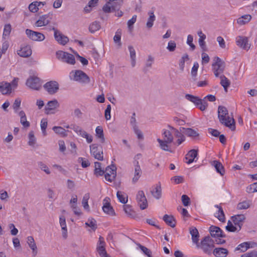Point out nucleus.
I'll list each match as a JSON object with an SVG mask.
<instances>
[{
    "instance_id": "obj_1",
    "label": "nucleus",
    "mask_w": 257,
    "mask_h": 257,
    "mask_svg": "<svg viewBox=\"0 0 257 257\" xmlns=\"http://www.w3.org/2000/svg\"><path fill=\"white\" fill-rule=\"evenodd\" d=\"M217 112L220 123L231 131H234L235 130V120L233 116L229 114L227 109L224 106L220 105L218 107Z\"/></svg>"
},
{
    "instance_id": "obj_54",
    "label": "nucleus",
    "mask_w": 257,
    "mask_h": 257,
    "mask_svg": "<svg viewBox=\"0 0 257 257\" xmlns=\"http://www.w3.org/2000/svg\"><path fill=\"white\" fill-rule=\"evenodd\" d=\"M200 102H198V103L196 104V106L201 111H204L207 108L208 106V103L205 99H200Z\"/></svg>"
},
{
    "instance_id": "obj_11",
    "label": "nucleus",
    "mask_w": 257,
    "mask_h": 257,
    "mask_svg": "<svg viewBox=\"0 0 257 257\" xmlns=\"http://www.w3.org/2000/svg\"><path fill=\"white\" fill-rule=\"evenodd\" d=\"M26 85L30 88L38 90L41 87L40 79L36 76H31L27 80Z\"/></svg>"
},
{
    "instance_id": "obj_5",
    "label": "nucleus",
    "mask_w": 257,
    "mask_h": 257,
    "mask_svg": "<svg viewBox=\"0 0 257 257\" xmlns=\"http://www.w3.org/2000/svg\"><path fill=\"white\" fill-rule=\"evenodd\" d=\"M225 67V62L220 58L217 56H215L213 58L212 69L216 77H218L223 72Z\"/></svg>"
},
{
    "instance_id": "obj_3",
    "label": "nucleus",
    "mask_w": 257,
    "mask_h": 257,
    "mask_svg": "<svg viewBox=\"0 0 257 257\" xmlns=\"http://www.w3.org/2000/svg\"><path fill=\"white\" fill-rule=\"evenodd\" d=\"M246 219L244 214H237L231 217V221L229 220L226 229L230 232L239 231Z\"/></svg>"
},
{
    "instance_id": "obj_20",
    "label": "nucleus",
    "mask_w": 257,
    "mask_h": 257,
    "mask_svg": "<svg viewBox=\"0 0 257 257\" xmlns=\"http://www.w3.org/2000/svg\"><path fill=\"white\" fill-rule=\"evenodd\" d=\"M108 200L109 198H105L103 200V205L102 207V210L105 213L110 216H113L115 215V213L112 207L108 202Z\"/></svg>"
},
{
    "instance_id": "obj_41",
    "label": "nucleus",
    "mask_w": 257,
    "mask_h": 257,
    "mask_svg": "<svg viewBox=\"0 0 257 257\" xmlns=\"http://www.w3.org/2000/svg\"><path fill=\"white\" fill-rule=\"evenodd\" d=\"M116 196L119 201L121 203L125 204L127 203L128 197L125 193L118 191L117 192Z\"/></svg>"
},
{
    "instance_id": "obj_40",
    "label": "nucleus",
    "mask_w": 257,
    "mask_h": 257,
    "mask_svg": "<svg viewBox=\"0 0 257 257\" xmlns=\"http://www.w3.org/2000/svg\"><path fill=\"white\" fill-rule=\"evenodd\" d=\"M212 164L215 167L218 173H219L221 176L224 175L225 171L223 166L220 162L217 161H214Z\"/></svg>"
},
{
    "instance_id": "obj_46",
    "label": "nucleus",
    "mask_w": 257,
    "mask_h": 257,
    "mask_svg": "<svg viewBox=\"0 0 257 257\" xmlns=\"http://www.w3.org/2000/svg\"><path fill=\"white\" fill-rule=\"evenodd\" d=\"M96 136L97 138L100 139V142L102 143L105 141L103 131L101 126H98L95 129Z\"/></svg>"
},
{
    "instance_id": "obj_30",
    "label": "nucleus",
    "mask_w": 257,
    "mask_h": 257,
    "mask_svg": "<svg viewBox=\"0 0 257 257\" xmlns=\"http://www.w3.org/2000/svg\"><path fill=\"white\" fill-rule=\"evenodd\" d=\"M213 253L216 257H226L228 251L226 248H216L213 250Z\"/></svg>"
},
{
    "instance_id": "obj_9",
    "label": "nucleus",
    "mask_w": 257,
    "mask_h": 257,
    "mask_svg": "<svg viewBox=\"0 0 257 257\" xmlns=\"http://www.w3.org/2000/svg\"><path fill=\"white\" fill-rule=\"evenodd\" d=\"M141 154H138L135 157V161L134 162V177L132 178V182L133 183H136L139 180L141 177L142 171L140 166L139 165V162L137 160L141 157Z\"/></svg>"
},
{
    "instance_id": "obj_6",
    "label": "nucleus",
    "mask_w": 257,
    "mask_h": 257,
    "mask_svg": "<svg viewBox=\"0 0 257 257\" xmlns=\"http://www.w3.org/2000/svg\"><path fill=\"white\" fill-rule=\"evenodd\" d=\"M198 248H201L203 251L208 254L211 253L214 247V241L209 237H205L201 241L196 244Z\"/></svg>"
},
{
    "instance_id": "obj_12",
    "label": "nucleus",
    "mask_w": 257,
    "mask_h": 257,
    "mask_svg": "<svg viewBox=\"0 0 257 257\" xmlns=\"http://www.w3.org/2000/svg\"><path fill=\"white\" fill-rule=\"evenodd\" d=\"M26 34L30 39L35 41H42L45 38L43 34L28 29L26 30Z\"/></svg>"
},
{
    "instance_id": "obj_39",
    "label": "nucleus",
    "mask_w": 257,
    "mask_h": 257,
    "mask_svg": "<svg viewBox=\"0 0 257 257\" xmlns=\"http://www.w3.org/2000/svg\"><path fill=\"white\" fill-rule=\"evenodd\" d=\"M164 221L170 226L174 227L176 225V221L173 216L166 214L163 217Z\"/></svg>"
},
{
    "instance_id": "obj_31",
    "label": "nucleus",
    "mask_w": 257,
    "mask_h": 257,
    "mask_svg": "<svg viewBox=\"0 0 257 257\" xmlns=\"http://www.w3.org/2000/svg\"><path fill=\"white\" fill-rule=\"evenodd\" d=\"M209 231L212 236L220 237L222 236V230L220 228L215 226H211L210 227Z\"/></svg>"
},
{
    "instance_id": "obj_43",
    "label": "nucleus",
    "mask_w": 257,
    "mask_h": 257,
    "mask_svg": "<svg viewBox=\"0 0 257 257\" xmlns=\"http://www.w3.org/2000/svg\"><path fill=\"white\" fill-rule=\"evenodd\" d=\"M218 208V211L215 214V216L217 217L220 221L224 222L225 221V216L222 208L218 205H215Z\"/></svg>"
},
{
    "instance_id": "obj_24",
    "label": "nucleus",
    "mask_w": 257,
    "mask_h": 257,
    "mask_svg": "<svg viewBox=\"0 0 257 257\" xmlns=\"http://www.w3.org/2000/svg\"><path fill=\"white\" fill-rule=\"evenodd\" d=\"M106 4L103 6L102 10L106 13H110L117 9L116 6H114L113 0H105Z\"/></svg>"
},
{
    "instance_id": "obj_37",
    "label": "nucleus",
    "mask_w": 257,
    "mask_h": 257,
    "mask_svg": "<svg viewBox=\"0 0 257 257\" xmlns=\"http://www.w3.org/2000/svg\"><path fill=\"white\" fill-rule=\"evenodd\" d=\"M251 19V15L247 14L242 16L237 20V23L239 25H243L248 23Z\"/></svg>"
},
{
    "instance_id": "obj_17",
    "label": "nucleus",
    "mask_w": 257,
    "mask_h": 257,
    "mask_svg": "<svg viewBox=\"0 0 257 257\" xmlns=\"http://www.w3.org/2000/svg\"><path fill=\"white\" fill-rule=\"evenodd\" d=\"M169 128H171L174 132V135L176 138V141H174L173 144L175 146H179L185 141L184 135L178 130L171 126H169Z\"/></svg>"
},
{
    "instance_id": "obj_38",
    "label": "nucleus",
    "mask_w": 257,
    "mask_h": 257,
    "mask_svg": "<svg viewBox=\"0 0 257 257\" xmlns=\"http://www.w3.org/2000/svg\"><path fill=\"white\" fill-rule=\"evenodd\" d=\"M197 34L199 37L198 42L201 48L203 50H205L206 45L204 41L206 39V35L203 33L201 31H199L197 32Z\"/></svg>"
},
{
    "instance_id": "obj_32",
    "label": "nucleus",
    "mask_w": 257,
    "mask_h": 257,
    "mask_svg": "<svg viewBox=\"0 0 257 257\" xmlns=\"http://www.w3.org/2000/svg\"><path fill=\"white\" fill-rule=\"evenodd\" d=\"M251 204V201L244 200L237 204L236 209L237 210H246L250 207Z\"/></svg>"
},
{
    "instance_id": "obj_14",
    "label": "nucleus",
    "mask_w": 257,
    "mask_h": 257,
    "mask_svg": "<svg viewBox=\"0 0 257 257\" xmlns=\"http://www.w3.org/2000/svg\"><path fill=\"white\" fill-rule=\"evenodd\" d=\"M136 200L142 210H144L148 207V202L143 191L140 190L137 192Z\"/></svg>"
},
{
    "instance_id": "obj_18",
    "label": "nucleus",
    "mask_w": 257,
    "mask_h": 257,
    "mask_svg": "<svg viewBox=\"0 0 257 257\" xmlns=\"http://www.w3.org/2000/svg\"><path fill=\"white\" fill-rule=\"evenodd\" d=\"M54 32V38L58 43L61 45H65L69 41V39L67 37L63 35L60 31L57 30L54 27L52 28Z\"/></svg>"
},
{
    "instance_id": "obj_60",
    "label": "nucleus",
    "mask_w": 257,
    "mask_h": 257,
    "mask_svg": "<svg viewBox=\"0 0 257 257\" xmlns=\"http://www.w3.org/2000/svg\"><path fill=\"white\" fill-rule=\"evenodd\" d=\"M137 18V15H134L132 19L128 20L127 22V27L130 31H132L133 29V25L136 22Z\"/></svg>"
},
{
    "instance_id": "obj_50",
    "label": "nucleus",
    "mask_w": 257,
    "mask_h": 257,
    "mask_svg": "<svg viewBox=\"0 0 257 257\" xmlns=\"http://www.w3.org/2000/svg\"><path fill=\"white\" fill-rule=\"evenodd\" d=\"M90 196L88 193L84 195L82 201V204L83 208L87 211H89V206L88 203Z\"/></svg>"
},
{
    "instance_id": "obj_48",
    "label": "nucleus",
    "mask_w": 257,
    "mask_h": 257,
    "mask_svg": "<svg viewBox=\"0 0 257 257\" xmlns=\"http://www.w3.org/2000/svg\"><path fill=\"white\" fill-rule=\"evenodd\" d=\"M52 130L56 134L62 137H66L67 136V131L61 126H55L53 127Z\"/></svg>"
},
{
    "instance_id": "obj_64",
    "label": "nucleus",
    "mask_w": 257,
    "mask_h": 257,
    "mask_svg": "<svg viewBox=\"0 0 257 257\" xmlns=\"http://www.w3.org/2000/svg\"><path fill=\"white\" fill-rule=\"evenodd\" d=\"M176 48V44L174 41H170L168 42L167 49L170 52H173Z\"/></svg>"
},
{
    "instance_id": "obj_2",
    "label": "nucleus",
    "mask_w": 257,
    "mask_h": 257,
    "mask_svg": "<svg viewBox=\"0 0 257 257\" xmlns=\"http://www.w3.org/2000/svg\"><path fill=\"white\" fill-rule=\"evenodd\" d=\"M163 139H157V142L159 144L160 148L163 151L171 152L170 144L174 142V132L171 128L169 130L164 129L162 134Z\"/></svg>"
},
{
    "instance_id": "obj_4",
    "label": "nucleus",
    "mask_w": 257,
    "mask_h": 257,
    "mask_svg": "<svg viewBox=\"0 0 257 257\" xmlns=\"http://www.w3.org/2000/svg\"><path fill=\"white\" fill-rule=\"evenodd\" d=\"M71 80L77 81L81 83H88L90 82V78L83 71L79 70H73L69 74Z\"/></svg>"
},
{
    "instance_id": "obj_19",
    "label": "nucleus",
    "mask_w": 257,
    "mask_h": 257,
    "mask_svg": "<svg viewBox=\"0 0 257 257\" xmlns=\"http://www.w3.org/2000/svg\"><path fill=\"white\" fill-rule=\"evenodd\" d=\"M257 247V243L254 241L244 242L238 245L236 247V250H240L241 252H245L249 248Z\"/></svg>"
},
{
    "instance_id": "obj_51",
    "label": "nucleus",
    "mask_w": 257,
    "mask_h": 257,
    "mask_svg": "<svg viewBox=\"0 0 257 257\" xmlns=\"http://www.w3.org/2000/svg\"><path fill=\"white\" fill-rule=\"evenodd\" d=\"M185 98L189 100V101L193 103L195 105L196 104L198 103V102L200 101V99L198 97L191 95V94H186L185 96Z\"/></svg>"
},
{
    "instance_id": "obj_10",
    "label": "nucleus",
    "mask_w": 257,
    "mask_h": 257,
    "mask_svg": "<svg viewBox=\"0 0 257 257\" xmlns=\"http://www.w3.org/2000/svg\"><path fill=\"white\" fill-rule=\"evenodd\" d=\"M236 45L241 49L248 51L250 48V44L248 42L247 37L239 36L235 38Z\"/></svg>"
},
{
    "instance_id": "obj_47",
    "label": "nucleus",
    "mask_w": 257,
    "mask_h": 257,
    "mask_svg": "<svg viewBox=\"0 0 257 257\" xmlns=\"http://www.w3.org/2000/svg\"><path fill=\"white\" fill-rule=\"evenodd\" d=\"M101 164L99 162L94 163V174L97 176H102L104 174L103 170L101 169Z\"/></svg>"
},
{
    "instance_id": "obj_23",
    "label": "nucleus",
    "mask_w": 257,
    "mask_h": 257,
    "mask_svg": "<svg viewBox=\"0 0 257 257\" xmlns=\"http://www.w3.org/2000/svg\"><path fill=\"white\" fill-rule=\"evenodd\" d=\"M0 92L3 95H10L12 92L11 87L9 82H0Z\"/></svg>"
},
{
    "instance_id": "obj_36",
    "label": "nucleus",
    "mask_w": 257,
    "mask_h": 257,
    "mask_svg": "<svg viewBox=\"0 0 257 257\" xmlns=\"http://www.w3.org/2000/svg\"><path fill=\"white\" fill-rule=\"evenodd\" d=\"M148 14L149 17L147 20L146 26L148 29H150L153 26L154 22L156 20V17L153 11H149Z\"/></svg>"
},
{
    "instance_id": "obj_58",
    "label": "nucleus",
    "mask_w": 257,
    "mask_h": 257,
    "mask_svg": "<svg viewBox=\"0 0 257 257\" xmlns=\"http://www.w3.org/2000/svg\"><path fill=\"white\" fill-rule=\"evenodd\" d=\"M39 168L43 171H44L46 174L49 175L51 173V171L49 168V167L43 163L42 162H39L38 163Z\"/></svg>"
},
{
    "instance_id": "obj_16",
    "label": "nucleus",
    "mask_w": 257,
    "mask_h": 257,
    "mask_svg": "<svg viewBox=\"0 0 257 257\" xmlns=\"http://www.w3.org/2000/svg\"><path fill=\"white\" fill-rule=\"evenodd\" d=\"M116 167L114 166H108L104 172V177L106 180L109 182L114 181L116 177Z\"/></svg>"
},
{
    "instance_id": "obj_28",
    "label": "nucleus",
    "mask_w": 257,
    "mask_h": 257,
    "mask_svg": "<svg viewBox=\"0 0 257 257\" xmlns=\"http://www.w3.org/2000/svg\"><path fill=\"white\" fill-rule=\"evenodd\" d=\"M49 23L48 16L47 15H43L39 18V19L36 22L35 25L37 27H41L47 25Z\"/></svg>"
},
{
    "instance_id": "obj_21",
    "label": "nucleus",
    "mask_w": 257,
    "mask_h": 257,
    "mask_svg": "<svg viewBox=\"0 0 257 257\" xmlns=\"http://www.w3.org/2000/svg\"><path fill=\"white\" fill-rule=\"evenodd\" d=\"M59 224L61 228L62 237L64 239H66L68 237V230L64 216L61 215L59 216Z\"/></svg>"
},
{
    "instance_id": "obj_57",
    "label": "nucleus",
    "mask_w": 257,
    "mask_h": 257,
    "mask_svg": "<svg viewBox=\"0 0 257 257\" xmlns=\"http://www.w3.org/2000/svg\"><path fill=\"white\" fill-rule=\"evenodd\" d=\"M47 120L46 118H43L41 121V128L44 136L47 135L46 128L47 127Z\"/></svg>"
},
{
    "instance_id": "obj_61",
    "label": "nucleus",
    "mask_w": 257,
    "mask_h": 257,
    "mask_svg": "<svg viewBox=\"0 0 257 257\" xmlns=\"http://www.w3.org/2000/svg\"><path fill=\"white\" fill-rule=\"evenodd\" d=\"M123 210L128 216L133 217L134 216V212L130 206L123 205Z\"/></svg>"
},
{
    "instance_id": "obj_35",
    "label": "nucleus",
    "mask_w": 257,
    "mask_h": 257,
    "mask_svg": "<svg viewBox=\"0 0 257 257\" xmlns=\"http://www.w3.org/2000/svg\"><path fill=\"white\" fill-rule=\"evenodd\" d=\"M128 49L130 52V55L131 58V65L132 67L136 66V51L134 47L132 46H129Z\"/></svg>"
},
{
    "instance_id": "obj_42",
    "label": "nucleus",
    "mask_w": 257,
    "mask_h": 257,
    "mask_svg": "<svg viewBox=\"0 0 257 257\" xmlns=\"http://www.w3.org/2000/svg\"><path fill=\"white\" fill-rule=\"evenodd\" d=\"M101 28V25L99 22L94 21L89 26V31L91 33H94Z\"/></svg>"
},
{
    "instance_id": "obj_56",
    "label": "nucleus",
    "mask_w": 257,
    "mask_h": 257,
    "mask_svg": "<svg viewBox=\"0 0 257 257\" xmlns=\"http://www.w3.org/2000/svg\"><path fill=\"white\" fill-rule=\"evenodd\" d=\"M28 145L31 146H33L36 144V139L34 136V133L33 131H31L29 132L28 135Z\"/></svg>"
},
{
    "instance_id": "obj_62",
    "label": "nucleus",
    "mask_w": 257,
    "mask_h": 257,
    "mask_svg": "<svg viewBox=\"0 0 257 257\" xmlns=\"http://www.w3.org/2000/svg\"><path fill=\"white\" fill-rule=\"evenodd\" d=\"M121 34L119 32L117 31L113 37V40L115 43H117L119 47H120L121 43L120 42Z\"/></svg>"
},
{
    "instance_id": "obj_29",
    "label": "nucleus",
    "mask_w": 257,
    "mask_h": 257,
    "mask_svg": "<svg viewBox=\"0 0 257 257\" xmlns=\"http://www.w3.org/2000/svg\"><path fill=\"white\" fill-rule=\"evenodd\" d=\"M27 242L30 248L32 250L33 253L34 255H36L37 253V247L34 237L32 236L27 237Z\"/></svg>"
},
{
    "instance_id": "obj_49",
    "label": "nucleus",
    "mask_w": 257,
    "mask_h": 257,
    "mask_svg": "<svg viewBox=\"0 0 257 257\" xmlns=\"http://www.w3.org/2000/svg\"><path fill=\"white\" fill-rule=\"evenodd\" d=\"M98 0H90L88 5L84 8V11L85 13H89L91 11L92 8L95 7L98 3Z\"/></svg>"
},
{
    "instance_id": "obj_45",
    "label": "nucleus",
    "mask_w": 257,
    "mask_h": 257,
    "mask_svg": "<svg viewBox=\"0 0 257 257\" xmlns=\"http://www.w3.org/2000/svg\"><path fill=\"white\" fill-rule=\"evenodd\" d=\"M41 5L43 6L44 4L42 2H34L30 4L29 6V9L30 12L32 13H36L39 10V7Z\"/></svg>"
},
{
    "instance_id": "obj_27",
    "label": "nucleus",
    "mask_w": 257,
    "mask_h": 257,
    "mask_svg": "<svg viewBox=\"0 0 257 257\" xmlns=\"http://www.w3.org/2000/svg\"><path fill=\"white\" fill-rule=\"evenodd\" d=\"M197 156V151L196 150H191L186 154L185 160L186 163L190 164L192 163Z\"/></svg>"
},
{
    "instance_id": "obj_8",
    "label": "nucleus",
    "mask_w": 257,
    "mask_h": 257,
    "mask_svg": "<svg viewBox=\"0 0 257 257\" xmlns=\"http://www.w3.org/2000/svg\"><path fill=\"white\" fill-rule=\"evenodd\" d=\"M90 154L95 159L99 161L103 160V153L102 147L93 144L90 146Z\"/></svg>"
},
{
    "instance_id": "obj_52",
    "label": "nucleus",
    "mask_w": 257,
    "mask_h": 257,
    "mask_svg": "<svg viewBox=\"0 0 257 257\" xmlns=\"http://www.w3.org/2000/svg\"><path fill=\"white\" fill-rule=\"evenodd\" d=\"M85 225L87 227H90L93 230H95L97 228L96 221L92 218H90L88 219L87 222L85 223Z\"/></svg>"
},
{
    "instance_id": "obj_26",
    "label": "nucleus",
    "mask_w": 257,
    "mask_h": 257,
    "mask_svg": "<svg viewBox=\"0 0 257 257\" xmlns=\"http://www.w3.org/2000/svg\"><path fill=\"white\" fill-rule=\"evenodd\" d=\"M18 54L23 57H28L32 54V50L30 46H26L18 51Z\"/></svg>"
},
{
    "instance_id": "obj_13",
    "label": "nucleus",
    "mask_w": 257,
    "mask_h": 257,
    "mask_svg": "<svg viewBox=\"0 0 257 257\" xmlns=\"http://www.w3.org/2000/svg\"><path fill=\"white\" fill-rule=\"evenodd\" d=\"M45 90L50 94L56 93L59 89V85L56 81H50L44 85Z\"/></svg>"
},
{
    "instance_id": "obj_34",
    "label": "nucleus",
    "mask_w": 257,
    "mask_h": 257,
    "mask_svg": "<svg viewBox=\"0 0 257 257\" xmlns=\"http://www.w3.org/2000/svg\"><path fill=\"white\" fill-rule=\"evenodd\" d=\"M182 130H183V133L190 138H196L199 136V134L195 130L191 128H185L183 127Z\"/></svg>"
},
{
    "instance_id": "obj_63",
    "label": "nucleus",
    "mask_w": 257,
    "mask_h": 257,
    "mask_svg": "<svg viewBox=\"0 0 257 257\" xmlns=\"http://www.w3.org/2000/svg\"><path fill=\"white\" fill-rule=\"evenodd\" d=\"M19 79L18 78H14L11 83H9L11 87V90L13 92L14 91L18 86V82Z\"/></svg>"
},
{
    "instance_id": "obj_55",
    "label": "nucleus",
    "mask_w": 257,
    "mask_h": 257,
    "mask_svg": "<svg viewBox=\"0 0 257 257\" xmlns=\"http://www.w3.org/2000/svg\"><path fill=\"white\" fill-rule=\"evenodd\" d=\"M12 30L11 26L10 24H7L5 25L4 29V32H3V38L4 39H7L9 36L10 35Z\"/></svg>"
},
{
    "instance_id": "obj_59",
    "label": "nucleus",
    "mask_w": 257,
    "mask_h": 257,
    "mask_svg": "<svg viewBox=\"0 0 257 257\" xmlns=\"http://www.w3.org/2000/svg\"><path fill=\"white\" fill-rule=\"evenodd\" d=\"M198 68V63L197 62H194L191 71V74L193 77L195 78L197 76Z\"/></svg>"
},
{
    "instance_id": "obj_22",
    "label": "nucleus",
    "mask_w": 257,
    "mask_h": 257,
    "mask_svg": "<svg viewBox=\"0 0 257 257\" xmlns=\"http://www.w3.org/2000/svg\"><path fill=\"white\" fill-rule=\"evenodd\" d=\"M59 103L56 99H54L49 101L47 103L45 107V112L47 114L51 113L52 110H54L57 108L59 107Z\"/></svg>"
},
{
    "instance_id": "obj_7",
    "label": "nucleus",
    "mask_w": 257,
    "mask_h": 257,
    "mask_svg": "<svg viewBox=\"0 0 257 257\" xmlns=\"http://www.w3.org/2000/svg\"><path fill=\"white\" fill-rule=\"evenodd\" d=\"M56 55L57 58L63 62L71 65H74L75 63V57L71 54L63 51H58Z\"/></svg>"
},
{
    "instance_id": "obj_33",
    "label": "nucleus",
    "mask_w": 257,
    "mask_h": 257,
    "mask_svg": "<svg viewBox=\"0 0 257 257\" xmlns=\"http://www.w3.org/2000/svg\"><path fill=\"white\" fill-rule=\"evenodd\" d=\"M151 194L157 199L161 198L162 195V189L160 185H157L151 190Z\"/></svg>"
},
{
    "instance_id": "obj_53",
    "label": "nucleus",
    "mask_w": 257,
    "mask_h": 257,
    "mask_svg": "<svg viewBox=\"0 0 257 257\" xmlns=\"http://www.w3.org/2000/svg\"><path fill=\"white\" fill-rule=\"evenodd\" d=\"M189 60V56L187 54H185L182 56L179 61V68L181 71H183L185 67V63Z\"/></svg>"
},
{
    "instance_id": "obj_25",
    "label": "nucleus",
    "mask_w": 257,
    "mask_h": 257,
    "mask_svg": "<svg viewBox=\"0 0 257 257\" xmlns=\"http://www.w3.org/2000/svg\"><path fill=\"white\" fill-rule=\"evenodd\" d=\"M189 232L191 235L192 242L195 244H198L199 242V234L197 229L193 226L189 228Z\"/></svg>"
},
{
    "instance_id": "obj_15",
    "label": "nucleus",
    "mask_w": 257,
    "mask_h": 257,
    "mask_svg": "<svg viewBox=\"0 0 257 257\" xmlns=\"http://www.w3.org/2000/svg\"><path fill=\"white\" fill-rule=\"evenodd\" d=\"M105 243L102 237L100 236L97 244L96 250L100 257H110L105 250Z\"/></svg>"
},
{
    "instance_id": "obj_44",
    "label": "nucleus",
    "mask_w": 257,
    "mask_h": 257,
    "mask_svg": "<svg viewBox=\"0 0 257 257\" xmlns=\"http://www.w3.org/2000/svg\"><path fill=\"white\" fill-rule=\"evenodd\" d=\"M220 84L223 87L224 90L227 92V88L230 84V81L223 75L220 76Z\"/></svg>"
}]
</instances>
